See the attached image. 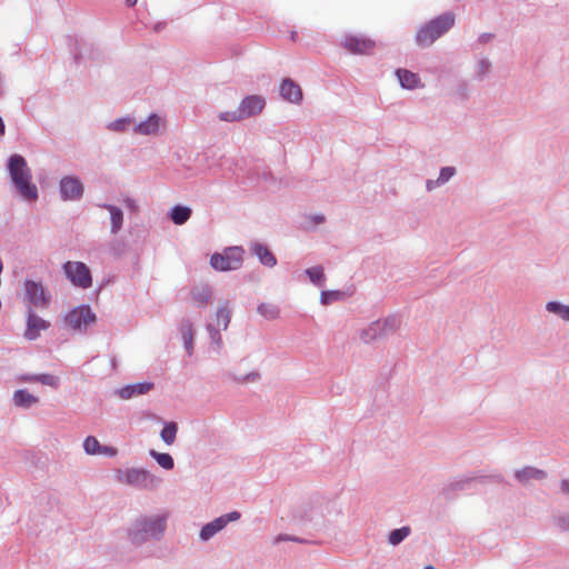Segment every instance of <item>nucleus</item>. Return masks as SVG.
Wrapping results in <instances>:
<instances>
[{
	"label": "nucleus",
	"instance_id": "5fc2aeb1",
	"mask_svg": "<svg viewBox=\"0 0 569 569\" xmlns=\"http://www.w3.org/2000/svg\"><path fill=\"white\" fill-rule=\"evenodd\" d=\"M296 38H297V32H295V31H293V32L291 33V39H292V40H296Z\"/></svg>",
	"mask_w": 569,
	"mask_h": 569
},
{
	"label": "nucleus",
	"instance_id": "6e6d98bb",
	"mask_svg": "<svg viewBox=\"0 0 569 569\" xmlns=\"http://www.w3.org/2000/svg\"><path fill=\"white\" fill-rule=\"evenodd\" d=\"M423 569H437V568H435L433 566L429 565V566L423 567Z\"/></svg>",
	"mask_w": 569,
	"mask_h": 569
},
{
	"label": "nucleus",
	"instance_id": "f3484780",
	"mask_svg": "<svg viewBox=\"0 0 569 569\" xmlns=\"http://www.w3.org/2000/svg\"><path fill=\"white\" fill-rule=\"evenodd\" d=\"M154 385L149 381L138 382L133 385H127L122 388H119L114 391V395L121 400H129L131 398L147 395L149 391L153 389Z\"/></svg>",
	"mask_w": 569,
	"mask_h": 569
},
{
	"label": "nucleus",
	"instance_id": "4be33fe9",
	"mask_svg": "<svg viewBox=\"0 0 569 569\" xmlns=\"http://www.w3.org/2000/svg\"><path fill=\"white\" fill-rule=\"evenodd\" d=\"M231 315L232 310L230 301L223 300L219 303L214 312V316L209 323L222 328L223 330H227L231 321Z\"/></svg>",
	"mask_w": 569,
	"mask_h": 569
},
{
	"label": "nucleus",
	"instance_id": "79ce46f5",
	"mask_svg": "<svg viewBox=\"0 0 569 569\" xmlns=\"http://www.w3.org/2000/svg\"><path fill=\"white\" fill-rule=\"evenodd\" d=\"M553 526L561 532L569 531V513L559 512L552 517Z\"/></svg>",
	"mask_w": 569,
	"mask_h": 569
},
{
	"label": "nucleus",
	"instance_id": "412c9836",
	"mask_svg": "<svg viewBox=\"0 0 569 569\" xmlns=\"http://www.w3.org/2000/svg\"><path fill=\"white\" fill-rule=\"evenodd\" d=\"M516 479L523 486L530 485L532 481H542L547 478V472L536 467H523L515 472Z\"/></svg>",
	"mask_w": 569,
	"mask_h": 569
},
{
	"label": "nucleus",
	"instance_id": "ea45409f",
	"mask_svg": "<svg viewBox=\"0 0 569 569\" xmlns=\"http://www.w3.org/2000/svg\"><path fill=\"white\" fill-rule=\"evenodd\" d=\"M411 533V528L409 526H403L398 529H393L388 535V542L391 546L400 545L405 539H407Z\"/></svg>",
	"mask_w": 569,
	"mask_h": 569
},
{
	"label": "nucleus",
	"instance_id": "f03ea898",
	"mask_svg": "<svg viewBox=\"0 0 569 569\" xmlns=\"http://www.w3.org/2000/svg\"><path fill=\"white\" fill-rule=\"evenodd\" d=\"M169 517L167 510L138 516L128 528L129 541L136 547L160 541L166 535Z\"/></svg>",
	"mask_w": 569,
	"mask_h": 569
},
{
	"label": "nucleus",
	"instance_id": "c9c22d12",
	"mask_svg": "<svg viewBox=\"0 0 569 569\" xmlns=\"http://www.w3.org/2000/svg\"><path fill=\"white\" fill-rule=\"evenodd\" d=\"M306 276L309 278L310 282L317 287H323L326 283V274L325 270L321 266H315L305 270Z\"/></svg>",
	"mask_w": 569,
	"mask_h": 569
},
{
	"label": "nucleus",
	"instance_id": "09e8293b",
	"mask_svg": "<svg viewBox=\"0 0 569 569\" xmlns=\"http://www.w3.org/2000/svg\"><path fill=\"white\" fill-rule=\"evenodd\" d=\"M560 490L563 495H569V479L561 480Z\"/></svg>",
	"mask_w": 569,
	"mask_h": 569
},
{
	"label": "nucleus",
	"instance_id": "393cba45",
	"mask_svg": "<svg viewBox=\"0 0 569 569\" xmlns=\"http://www.w3.org/2000/svg\"><path fill=\"white\" fill-rule=\"evenodd\" d=\"M457 173L455 167H442L439 171V176L436 179L426 180V190L428 192L435 191L436 189L448 183Z\"/></svg>",
	"mask_w": 569,
	"mask_h": 569
},
{
	"label": "nucleus",
	"instance_id": "a19ab883",
	"mask_svg": "<svg viewBox=\"0 0 569 569\" xmlns=\"http://www.w3.org/2000/svg\"><path fill=\"white\" fill-rule=\"evenodd\" d=\"M100 446L101 443L94 436H87L82 442L83 451L89 456H98Z\"/></svg>",
	"mask_w": 569,
	"mask_h": 569
},
{
	"label": "nucleus",
	"instance_id": "603ef678",
	"mask_svg": "<svg viewBox=\"0 0 569 569\" xmlns=\"http://www.w3.org/2000/svg\"><path fill=\"white\" fill-rule=\"evenodd\" d=\"M4 133V123L2 121V119L0 118V136H2Z\"/></svg>",
	"mask_w": 569,
	"mask_h": 569
},
{
	"label": "nucleus",
	"instance_id": "f8f14e48",
	"mask_svg": "<svg viewBox=\"0 0 569 569\" xmlns=\"http://www.w3.org/2000/svg\"><path fill=\"white\" fill-rule=\"evenodd\" d=\"M241 518V513L239 511H231L228 513H223L211 521L204 523L199 531V540L201 542H208L217 535L222 532L227 526L231 522H236Z\"/></svg>",
	"mask_w": 569,
	"mask_h": 569
},
{
	"label": "nucleus",
	"instance_id": "4468645a",
	"mask_svg": "<svg viewBox=\"0 0 569 569\" xmlns=\"http://www.w3.org/2000/svg\"><path fill=\"white\" fill-rule=\"evenodd\" d=\"M24 296L28 308L46 309L50 305V295L40 282L27 280L24 282Z\"/></svg>",
	"mask_w": 569,
	"mask_h": 569
},
{
	"label": "nucleus",
	"instance_id": "9b49d317",
	"mask_svg": "<svg viewBox=\"0 0 569 569\" xmlns=\"http://www.w3.org/2000/svg\"><path fill=\"white\" fill-rule=\"evenodd\" d=\"M167 118L164 114L152 112L144 119L134 120L133 134L142 137H159L166 132Z\"/></svg>",
	"mask_w": 569,
	"mask_h": 569
},
{
	"label": "nucleus",
	"instance_id": "f704fd0d",
	"mask_svg": "<svg viewBox=\"0 0 569 569\" xmlns=\"http://www.w3.org/2000/svg\"><path fill=\"white\" fill-rule=\"evenodd\" d=\"M149 456L164 470H172L174 468V460L171 455L166 452H158L153 449L149 450Z\"/></svg>",
	"mask_w": 569,
	"mask_h": 569
},
{
	"label": "nucleus",
	"instance_id": "2f4dec72",
	"mask_svg": "<svg viewBox=\"0 0 569 569\" xmlns=\"http://www.w3.org/2000/svg\"><path fill=\"white\" fill-rule=\"evenodd\" d=\"M349 295L342 290H323L320 293V303L325 307L348 298Z\"/></svg>",
	"mask_w": 569,
	"mask_h": 569
},
{
	"label": "nucleus",
	"instance_id": "473e14b6",
	"mask_svg": "<svg viewBox=\"0 0 569 569\" xmlns=\"http://www.w3.org/2000/svg\"><path fill=\"white\" fill-rule=\"evenodd\" d=\"M546 310L557 316L559 319L569 322V306L560 301H548L546 303Z\"/></svg>",
	"mask_w": 569,
	"mask_h": 569
},
{
	"label": "nucleus",
	"instance_id": "2eb2a0df",
	"mask_svg": "<svg viewBox=\"0 0 569 569\" xmlns=\"http://www.w3.org/2000/svg\"><path fill=\"white\" fill-rule=\"evenodd\" d=\"M50 328V322L38 316L32 308L27 309L26 330L23 337L33 341L37 340L42 331Z\"/></svg>",
	"mask_w": 569,
	"mask_h": 569
},
{
	"label": "nucleus",
	"instance_id": "aec40b11",
	"mask_svg": "<svg viewBox=\"0 0 569 569\" xmlns=\"http://www.w3.org/2000/svg\"><path fill=\"white\" fill-rule=\"evenodd\" d=\"M396 77L401 88L407 90H416L423 88V83L418 73H415L408 69L399 68L396 70Z\"/></svg>",
	"mask_w": 569,
	"mask_h": 569
},
{
	"label": "nucleus",
	"instance_id": "c756f323",
	"mask_svg": "<svg viewBox=\"0 0 569 569\" xmlns=\"http://www.w3.org/2000/svg\"><path fill=\"white\" fill-rule=\"evenodd\" d=\"M191 214L190 207L177 204L170 209L168 217L174 224L181 226L190 219Z\"/></svg>",
	"mask_w": 569,
	"mask_h": 569
},
{
	"label": "nucleus",
	"instance_id": "8fccbe9b",
	"mask_svg": "<svg viewBox=\"0 0 569 569\" xmlns=\"http://www.w3.org/2000/svg\"><path fill=\"white\" fill-rule=\"evenodd\" d=\"M124 203L132 211L137 210V208H138L137 201L132 198H127L124 200Z\"/></svg>",
	"mask_w": 569,
	"mask_h": 569
},
{
	"label": "nucleus",
	"instance_id": "7ed1b4c3",
	"mask_svg": "<svg viewBox=\"0 0 569 569\" xmlns=\"http://www.w3.org/2000/svg\"><path fill=\"white\" fill-rule=\"evenodd\" d=\"M403 325V317L400 313H389L368 323L358 332L359 340L363 345H372L376 341L385 340L400 331Z\"/></svg>",
	"mask_w": 569,
	"mask_h": 569
},
{
	"label": "nucleus",
	"instance_id": "39448f33",
	"mask_svg": "<svg viewBox=\"0 0 569 569\" xmlns=\"http://www.w3.org/2000/svg\"><path fill=\"white\" fill-rule=\"evenodd\" d=\"M114 480L121 486L144 491H154L162 483L161 478L142 467L118 468Z\"/></svg>",
	"mask_w": 569,
	"mask_h": 569
},
{
	"label": "nucleus",
	"instance_id": "5701e85b",
	"mask_svg": "<svg viewBox=\"0 0 569 569\" xmlns=\"http://www.w3.org/2000/svg\"><path fill=\"white\" fill-rule=\"evenodd\" d=\"M179 332H180L186 352L189 356H191L193 353V348H194V345H193L194 335H196L194 323L188 318L182 319L180 327H179Z\"/></svg>",
	"mask_w": 569,
	"mask_h": 569
},
{
	"label": "nucleus",
	"instance_id": "c85d7f7f",
	"mask_svg": "<svg viewBox=\"0 0 569 569\" xmlns=\"http://www.w3.org/2000/svg\"><path fill=\"white\" fill-rule=\"evenodd\" d=\"M133 126H134V118L132 116H124L118 119H114L113 121H110L106 128L116 133H124L128 132L130 129L133 132Z\"/></svg>",
	"mask_w": 569,
	"mask_h": 569
},
{
	"label": "nucleus",
	"instance_id": "423d86ee",
	"mask_svg": "<svg viewBox=\"0 0 569 569\" xmlns=\"http://www.w3.org/2000/svg\"><path fill=\"white\" fill-rule=\"evenodd\" d=\"M455 24V14L446 12L426 24L421 26L416 33V43L421 48L430 47L436 40L448 32Z\"/></svg>",
	"mask_w": 569,
	"mask_h": 569
},
{
	"label": "nucleus",
	"instance_id": "e433bc0d",
	"mask_svg": "<svg viewBox=\"0 0 569 569\" xmlns=\"http://www.w3.org/2000/svg\"><path fill=\"white\" fill-rule=\"evenodd\" d=\"M257 312L267 320H274L280 316V308L271 302H262L258 305Z\"/></svg>",
	"mask_w": 569,
	"mask_h": 569
},
{
	"label": "nucleus",
	"instance_id": "0eeeda50",
	"mask_svg": "<svg viewBox=\"0 0 569 569\" xmlns=\"http://www.w3.org/2000/svg\"><path fill=\"white\" fill-rule=\"evenodd\" d=\"M266 104V98L261 94L246 96L236 110L221 111L218 113V119L224 122H240L261 114Z\"/></svg>",
	"mask_w": 569,
	"mask_h": 569
},
{
	"label": "nucleus",
	"instance_id": "6ab92c4d",
	"mask_svg": "<svg viewBox=\"0 0 569 569\" xmlns=\"http://www.w3.org/2000/svg\"><path fill=\"white\" fill-rule=\"evenodd\" d=\"M281 97L293 104H300L302 101V90L298 83L291 79H284L280 86Z\"/></svg>",
	"mask_w": 569,
	"mask_h": 569
},
{
	"label": "nucleus",
	"instance_id": "ddd939ff",
	"mask_svg": "<svg viewBox=\"0 0 569 569\" xmlns=\"http://www.w3.org/2000/svg\"><path fill=\"white\" fill-rule=\"evenodd\" d=\"M84 194V183L74 174H67L59 180V196L62 201L77 202Z\"/></svg>",
	"mask_w": 569,
	"mask_h": 569
},
{
	"label": "nucleus",
	"instance_id": "cd10ccee",
	"mask_svg": "<svg viewBox=\"0 0 569 569\" xmlns=\"http://www.w3.org/2000/svg\"><path fill=\"white\" fill-rule=\"evenodd\" d=\"M190 295L198 306H206L211 301L213 291L209 284H198L191 289Z\"/></svg>",
	"mask_w": 569,
	"mask_h": 569
},
{
	"label": "nucleus",
	"instance_id": "b1692460",
	"mask_svg": "<svg viewBox=\"0 0 569 569\" xmlns=\"http://www.w3.org/2000/svg\"><path fill=\"white\" fill-rule=\"evenodd\" d=\"M106 209L110 216V233L116 236L120 232L124 222L123 210L120 207L110 203H103L100 206Z\"/></svg>",
	"mask_w": 569,
	"mask_h": 569
},
{
	"label": "nucleus",
	"instance_id": "a878e982",
	"mask_svg": "<svg viewBox=\"0 0 569 569\" xmlns=\"http://www.w3.org/2000/svg\"><path fill=\"white\" fill-rule=\"evenodd\" d=\"M488 478L489 477L482 475L462 476L460 478L452 480L448 485L447 489L451 491L469 490L473 487V483H482Z\"/></svg>",
	"mask_w": 569,
	"mask_h": 569
},
{
	"label": "nucleus",
	"instance_id": "4c0bfd02",
	"mask_svg": "<svg viewBox=\"0 0 569 569\" xmlns=\"http://www.w3.org/2000/svg\"><path fill=\"white\" fill-rule=\"evenodd\" d=\"M178 425L173 421L166 422L160 432V438L167 446H172L176 441Z\"/></svg>",
	"mask_w": 569,
	"mask_h": 569
},
{
	"label": "nucleus",
	"instance_id": "bb28decb",
	"mask_svg": "<svg viewBox=\"0 0 569 569\" xmlns=\"http://www.w3.org/2000/svg\"><path fill=\"white\" fill-rule=\"evenodd\" d=\"M251 252L258 258L259 262L268 268H273L277 264L276 256L269 248L260 242H253L250 246Z\"/></svg>",
	"mask_w": 569,
	"mask_h": 569
},
{
	"label": "nucleus",
	"instance_id": "58836bf2",
	"mask_svg": "<svg viewBox=\"0 0 569 569\" xmlns=\"http://www.w3.org/2000/svg\"><path fill=\"white\" fill-rule=\"evenodd\" d=\"M326 217L322 213H308L302 217L301 227L305 230H313L316 227L323 224Z\"/></svg>",
	"mask_w": 569,
	"mask_h": 569
},
{
	"label": "nucleus",
	"instance_id": "dca6fc26",
	"mask_svg": "<svg viewBox=\"0 0 569 569\" xmlns=\"http://www.w3.org/2000/svg\"><path fill=\"white\" fill-rule=\"evenodd\" d=\"M341 46L353 54H368L375 49L376 42L365 36L346 34Z\"/></svg>",
	"mask_w": 569,
	"mask_h": 569
},
{
	"label": "nucleus",
	"instance_id": "3c124183",
	"mask_svg": "<svg viewBox=\"0 0 569 569\" xmlns=\"http://www.w3.org/2000/svg\"><path fill=\"white\" fill-rule=\"evenodd\" d=\"M284 540H291L288 536L279 535L276 539L277 542L284 541Z\"/></svg>",
	"mask_w": 569,
	"mask_h": 569
},
{
	"label": "nucleus",
	"instance_id": "20e7f679",
	"mask_svg": "<svg viewBox=\"0 0 569 569\" xmlns=\"http://www.w3.org/2000/svg\"><path fill=\"white\" fill-rule=\"evenodd\" d=\"M8 172L20 196L27 201L38 199V189L31 182L32 174L26 159L20 154H12L8 160Z\"/></svg>",
	"mask_w": 569,
	"mask_h": 569
},
{
	"label": "nucleus",
	"instance_id": "1a4fd4ad",
	"mask_svg": "<svg viewBox=\"0 0 569 569\" xmlns=\"http://www.w3.org/2000/svg\"><path fill=\"white\" fill-rule=\"evenodd\" d=\"M96 320V313L87 305L74 307L64 316L67 328L77 333H87Z\"/></svg>",
	"mask_w": 569,
	"mask_h": 569
},
{
	"label": "nucleus",
	"instance_id": "864d4df0",
	"mask_svg": "<svg viewBox=\"0 0 569 569\" xmlns=\"http://www.w3.org/2000/svg\"><path fill=\"white\" fill-rule=\"evenodd\" d=\"M138 0H126L127 6L132 7L137 3Z\"/></svg>",
	"mask_w": 569,
	"mask_h": 569
},
{
	"label": "nucleus",
	"instance_id": "a18cd8bd",
	"mask_svg": "<svg viewBox=\"0 0 569 569\" xmlns=\"http://www.w3.org/2000/svg\"><path fill=\"white\" fill-rule=\"evenodd\" d=\"M16 381L19 383L39 382V373H22V375L17 376Z\"/></svg>",
	"mask_w": 569,
	"mask_h": 569
},
{
	"label": "nucleus",
	"instance_id": "7c9ffc66",
	"mask_svg": "<svg viewBox=\"0 0 569 569\" xmlns=\"http://www.w3.org/2000/svg\"><path fill=\"white\" fill-rule=\"evenodd\" d=\"M206 330H207L209 339H210L211 349L216 352H219L223 346L221 331H224V330L222 328L216 327L210 323L206 325Z\"/></svg>",
	"mask_w": 569,
	"mask_h": 569
},
{
	"label": "nucleus",
	"instance_id": "a211bd4d",
	"mask_svg": "<svg viewBox=\"0 0 569 569\" xmlns=\"http://www.w3.org/2000/svg\"><path fill=\"white\" fill-rule=\"evenodd\" d=\"M12 405L16 408L28 410L40 403V398L31 393L28 389H17L12 393Z\"/></svg>",
	"mask_w": 569,
	"mask_h": 569
},
{
	"label": "nucleus",
	"instance_id": "6e6552de",
	"mask_svg": "<svg viewBox=\"0 0 569 569\" xmlns=\"http://www.w3.org/2000/svg\"><path fill=\"white\" fill-rule=\"evenodd\" d=\"M244 249L241 246L224 248L221 252H214L210 257V267L219 272L236 271L242 268Z\"/></svg>",
	"mask_w": 569,
	"mask_h": 569
},
{
	"label": "nucleus",
	"instance_id": "c03bdc74",
	"mask_svg": "<svg viewBox=\"0 0 569 569\" xmlns=\"http://www.w3.org/2000/svg\"><path fill=\"white\" fill-rule=\"evenodd\" d=\"M233 380L239 383L257 382L260 380V373L252 371L243 376L234 377Z\"/></svg>",
	"mask_w": 569,
	"mask_h": 569
},
{
	"label": "nucleus",
	"instance_id": "49530a36",
	"mask_svg": "<svg viewBox=\"0 0 569 569\" xmlns=\"http://www.w3.org/2000/svg\"><path fill=\"white\" fill-rule=\"evenodd\" d=\"M118 455V449L112 446H100V451L98 456H106V457H116Z\"/></svg>",
	"mask_w": 569,
	"mask_h": 569
},
{
	"label": "nucleus",
	"instance_id": "72a5a7b5",
	"mask_svg": "<svg viewBox=\"0 0 569 569\" xmlns=\"http://www.w3.org/2000/svg\"><path fill=\"white\" fill-rule=\"evenodd\" d=\"M492 71V62L483 57H478L476 63H475V76L479 80L486 79Z\"/></svg>",
	"mask_w": 569,
	"mask_h": 569
},
{
	"label": "nucleus",
	"instance_id": "37998d69",
	"mask_svg": "<svg viewBox=\"0 0 569 569\" xmlns=\"http://www.w3.org/2000/svg\"><path fill=\"white\" fill-rule=\"evenodd\" d=\"M43 386L51 388H58L60 386V379L51 373H39V382Z\"/></svg>",
	"mask_w": 569,
	"mask_h": 569
},
{
	"label": "nucleus",
	"instance_id": "9d476101",
	"mask_svg": "<svg viewBox=\"0 0 569 569\" xmlns=\"http://www.w3.org/2000/svg\"><path fill=\"white\" fill-rule=\"evenodd\" d=\"M63 273L70 283L79 289L87 290L92 287L90 268L82 261H67L62 266Z\"/></svg>",
	"mask_w": 569,
	"mask_h": 569
},
{
	"label": "nucleus",
	"instance_id": "f257e3e1",
	"mask_svg": "<svg viewBox=\"0 0 569 569\" xmlns=\"http://www.w3.org/2000/svg\"><path fill=\"white\" fill-rule=\"evenodd\" d=\"M342 517V503L330 497H315L305 502L296 513L301 523L323 532L333 529Z\"/></svg>",
	"mask_w": 569,
	"mask_h": 569
},
{
	"label": "nucleus",
	"instance_id": "de8ad7c7",
	"mask_svg": "<svg viewBox=\"0 0 569 569\" xmlns=\"http://www.w3.org/2000/svg\"><path fill=\"white\" fill-rule=\"evenodd\" d=\"M495 38L493 33H482L479 36L478 40L480 43H486Z\"/></svg>",
	"mask_w": 569,
	"mask_h": 569
}]
</instances>
